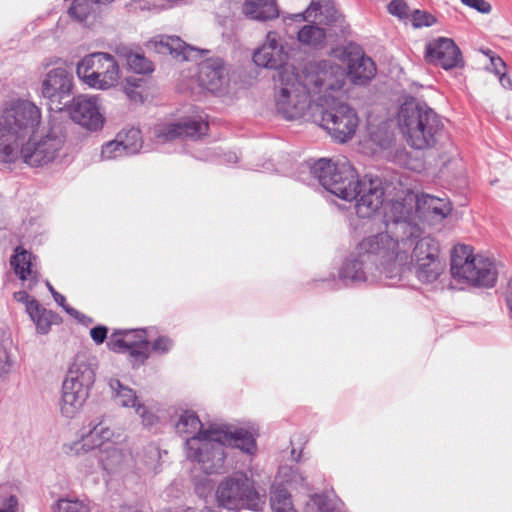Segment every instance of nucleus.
<instances>
[{"instance_id":"obj_1","label":"nucleus","mask_w":512,"mask_h":512,"mask_svg":"<svg viewBox=\"0 0 512 512\" xmlns=\"http://www.w3.org/2000/svg\"><path fill=\"white\" fill-rule=\"evenodd\" d=\"M394 219L386 231L364 238L339 271L347 285L386 281L394 286L416 261L440 260V246L431 236L421 237L417 224L408 220L410 212L401 202L392 204Z\"/></svg>"},{"instance_id":"obj_2","label":"nucleus","mask_w":512,"mask_h":512,"mask_svg":"<svg viewBox=\"0 0 512 512\" xmlns=\"http://www.w3.org/2000/svg\"><path fill=\"white\" fill-rule=\"evenodd\" d=\"M276 108L285 119L304 116L314 95L337 91L343 87L344 73L337 64L321 60L305 64L301 71L279 73Z\"/></svg>"},{"instance_id":"obj_3","label":"nucleus","mask_w":512,"mask_h":512,"mask_svg":"<svg viewBox=\"0 0 512 512\" xmlns=\"http://www.w3.org/2000/svg\"><path fill=\"white\" fill-rule=\"evenodd\" d=\"M325 190L345 201H355V212L360 218L372 217L384 202V187L378 177L359 178L355 168L346 159L321 158L310 168Z\"/></svg>"},{"instance_id":"obj_4","label":"nucleus","mask_w":512,"mask_h":512,"mask_svg":"<svg viewBox=\"0 0 512 512\" xmlns=\"http://www.w3.org/2000/svg\"><path fill=\"white\" fill-rule=\"evenodd\" d=\"M224 445L253 455L257 451L256 436L245 428L211 425L198 436L186 439V456L196 461L205 474L219 473L225 463Z\"/></svg>"},{"instance_id":"obj_5","label":"nucleus","mask_w":512,"mask_h":512,"mask_svg":"<svg viewBox=\"0 0 512 512\" xmlns=\"http://www.w3.org/2000/svg\"><path fill=\"white\" fill-rule=\"evenodd\" d=\"M41 123V110L29 100L18 99L0 116V168L18 161L17 148L34 134Z\"/></svg>"},{"instance_id":"obj_6","label":"nucleus","mask_w":512,"mask_h":512,"mask_svg":"<svg viewBox=\"0 0 512 512\" xmlns=\"http://www.w3.org/2000/svg\"><path fill=\"white\" fill-rule=\"evenodd\" d=\"M398 125L408 145L418 150L434 147L444 129L434 109L414 97L406 99L399 107Z\"/></svg>"},{"instance_id":"obj_7","label":"nucleus","mask_w":512,"mask_h":512,"mask_svg":"<svg viewBox=\"0 0 512 512\" xmlns=\"http://www.w3.org/2000/svg\"><path fill=\"white\" fill-rule=\"evenodd\" d=\"M97 359L88 353H78L62 384L60 411L66 418H74L89 396L96 377Z\"/></svg>"},{"instance_id":"obj_8","label":"nucleus","mask_w":512,"mask_h":512,"mask_svg":"<svg viewBox=\"0 0 512 512\" xmlns=\"http://www.w3.org/2000/svg\"><path fill=\"white\" fill-rule=\"evenodd\" d=\"M451 275L459 282L475 287H493L497 280V270L489 258L473 254L469 245H456L451 252Z\"/></svg>"},{"instance_id":"obj_9","label":"nucleus","mask_w":512,"mask_h":512,"mask_svg":"<svg viewBox=\"0 0 512 512\" xmlns=\"http://www.w3.org/2000/svg\"><path fill=\"white\" fill-rule=\"evenodd\" d=\"M66 136L61 127H52L39 139L30 136L21 147L17 148L18 161L10 168H0L12 172L21 168L22 164L30 167H41L53 162L63 148Z\"/></svg>"},{"instance_id":"obj_10","label":"nucleus","mask_w":512,"mask_h":512,"mask_svg":"<svg viewBox=\"0 0 512 512\" xmlns=\"http://www.w3.org/2000/svg\"><path fill=\"white\" fill-rule=\"evenodd\" d=\"M215 497L219 507L230 511L244 508L258 510L261 505V497L254 480L242 472L222 479L217 486Z\"/></svg>"},{"instance_id":"obj_11","label":"nucleus","mask_w":512,"mask_h":512,"mask_svg":"<svg viewBox=\"0 0 512 512\" xmlns=\"http://www.w3.org/2000/svg\"><path fill=\"white\" fill-rule=\"evenodd\" d=\"M76 73L89 87L107 90L118 84L120 69L114 56L94 52L83 57L77 64Z\"/></svg>"},{"instance_id":"obj_12","label":"nucleus","mask_w":512,"mask_h":512,"mask_svg":"<svg viewBox=\"0 0 512 512\" xmlns=\"http://www.w3.org/2000/svg\"><path fill=\"white\" fill-rule=\"evenodd\" d=\"M320 118L321 127L340 143L353 137L359 123L355 109L347 103L338 102L335 99H332L328 108L320 111Z\"/></svg>"},{"instance_id":"obj_13","label":"nucleus","mask_w":512,"mask_h":512,"mask_svg":"<svg viewBox=\"0 0 512 512\" xmlns=\"http://www.w3.org/2000/svg\"><path fill=\"white\" fill-rule=\"evenodd\" d=\"M74 77L66 68L50 69L41 81L40 95L51 111H63L71 101Z\"/></svg>"},{"instance_id":"obj_14","label":"nucleus","mask_w":512,"mask_h":512,"mask_svg":"<svg viewBox=\"0 0 512 512\" xmlns=\"http://www.w3.org/2000/svg\"><path fill=\"white\" fill-rule=\"evenodd\" d=\"M288 58L289 54L276 31H269L263 45L253 54V61L257 66L277 71L276 75L273 76L274 80L278 79L281 71H297L294 66L287 64Z\"/></svg>"},{"instance_id":"obj_15","label":"nucleus","mask_w":512,"mask_h":512,"mask_svg":"<svg viewBox=\"0 0 512 512\" xmlns=\"http://www.w3.org/2000/svg\"><path fill=\"white\" fill-rule=\"evenodd\" d=\"M73 122L89 131L102 129L105 118L101 113L98 96L78 95L71 99L65 107Z\"/></svg>"},{"instance_id":"obj_16","label":"nucleus","mask_w":512,"mask_h":512,"mask_svg":"<svg viewBox=\"0 0 512 512\" xmlns=\"http://www.w3.org/2000/svg\"><path fill=\"white\" fill-rule=\"evenodd\" d=\"M427 63L445 70L461 67L464 64L462 53L455 42L446 37H438L427 43L425 48Z\"/></svg>"},{"instance_id":"obj_17","label":"nucleus","mask_w":512,"mask_h":512,"mask_svg":"<svg viewBox=\"0 0 512 512\" xmlns=\"http://www.w3.org/2000/svg\"><path fill=\"white\" fill-rule=\"evenodd\" d=\"M199 81L203 88L212 93L221 91L229 82L228 72L223 59H206L199 66Z\"/></svg>"},{"instance_id":"obj_18","label":"nucleus","mask_w":512,"mask_h":512,"mask_svg":"<svg viewBox=\"0 0 512 512\" xmlns=\"http://www.w3.org/2000/svg\"><path fill=\"white\" fill-rule=\"evenodd\" d=\"M452 211L451 203L447 199L438 198L429 194H422L416 201V212L419 218L441 221Z\"/></svg>"},{"instance_id":"obj_19","label":"nucleus","mask_w":512,"mask_h":512,"mask_svg":"<svg viewBox=\"0 0 512 512\" xmlns=\"http://www.w3.org/2000/svg\"><path fill=\"white\" fill-rule=\"evenodd\" d=\"M154 49L160 54H169L174 58L189 61L194 57H197L201 52L200 50L187 45L178 36H160L159 39H155L153 42Z\"/></svg>"},{"instance_id":"obj_20","label":"nucleus","mask_w":512,"mask_h":512,"mask_svg":"<svg viewBox=\"0 0 512 512\" xmlns=\"http://www.w3.org/2000/svg\"><path fill=\"white\" fill-rule=\"evenodd\" d=\"M319 12V15L322 17L321 21L325 22L326 25L336 27L334 31L335 34L344 33L345 30V20L343 15L335 9V7L327 3L325 5H320L318 3L312 2L310 6L306 9L304 13H298L293 15V20L295 21H305L307 18L312 17L313 13L315 16Z\"/></svg>"},{"instance_id":"obj_21","label":"nucleus","mask_w":512,"mask_h":512,"mask_svg":"<svg viewBox=\"0 0 512 512\" xmlns=\"http://www.w3.org/2000/svg\"><path fill=\"white\" fill-rule=\"evenodd\" d=\"M343 73L344 79L348 77L355 85H365L370 82L376 74V65L373 60L365 55L357 58H351L348 63L347 72L339 66ZM345 81L343 82V84Z\"/></svg>"},{"instance_id":"obj_22","label":"nucleus","mask_w":512,"mask_h":512,"mask_svg":"<svg viewBox=\"0 0 512 512\" xmlns=\"http://www.w3.org/2000/svg\"><path fill=\"white\" fill-rule=\"evenodd\" d=\"M113 432L102 422L95 424L87 432L83 433L82 440L75 443L76 453L79 454L80 450L84 452L93 451L100 447L105 441L110 440Z\"/></svg>"},{"instance_id":"obj_23","label":"nucleus","mask_w":512,"mask_h":512,"mask_svg":"<svg viewBox=\"0 0 512 512\" xmlns=\"http://www.w3.org/2000/svg\"><path fill=\"white\" fill-rule=\"evenodd\" d=\"M243 13L249 18L259 21L274 19L279 15L276 0H246L243 5Z\"/></svg>"},{"instance_id":"obj_24","label":"nucleus","mask_w":512,"mask_h":512,"mask_svg":"<svg viewBox=\"0 0 512 512\" xmlns=\"http://www.w3.org/2000/svg\"><path fill=\"white\" fill-rule=\"evenodd\" d=\"M108 347L117 353H128L132 358L141 363L149 357L148 340H146L145 344L136 345V342L119 339L118 333H113L108 342Z\"/></svg>"},{"instance_id":"obj_25","label":"nucleus","mask_w":512,"mask_h":512,"mask_svg":"<svg viewBox=\"0 0 512 512\" xmlns=\"http://www.w3.org/2000/svg\"><path fill=\"white\" fill-rule=\"evenodd\" d=\"M28 314L35 323L37 332L40 334H47L52 324L57 323L59 319L58 315L53 311L42 308L38 301L28 304Z\"/></svg>"},{"instance_id":"obj_26","label":"nucleus","mask_w":512,"mask_h":512,"mask_svg":"<svg viewBox=\"0 0 512 512\" xmlns=\"http://www.w3.org/2000/svg\"><path fill=\"white\" fill-rule=\"evenodd\" d=\"M15 255L11 257L10 264L14 269L15 274L20 280H26L29 277L34 282L38 279V274L32 269V254L21 247L15 249Z\"/></svg>"},{"instance_id":"obj_27","label":"nucleus","mask_w":512,"mask_h":512,"mask_svg":"<svg viewBox=\"0 0 512 512\" xmlns=\"http://www.w3.org/2000/svg\"><path fill=\"white\" fill-rule=\"evenodd\" d=\"M117 54L123 57L129 69L137 74H148L154 70L152 61L141 53L134 52L127 47H119L117 48Z\"/></svg>"},{"instance_id":"obj_28","label":"nucleus","mask_w":512,"mask_h":512,"mask_svg":"<svg viewBox=\"0 0 512 512\" xmlns=\"http://www.w3.org/2000/svg\"><path fill=\"white\" fill-rule=\"evenodd\" d=\"M413 265L415 266L417 279L425 284L436 281L444 270V264L441 260L416 261Z\"/></svg>"},{"instance_id":"obj_29","label":"nucleus","mask_w":512,"mask_h":512,"mask_svg":"<svg viewBox=\"0 0 512 512\" xmlns=\"http://www.w3.org/2000/svg\"><path fill=\"white\" fill-rule=\"evenodd\" d=\"M297 39L302 45L319 48L325 44L326 32L316 25H304L298 30Z\"/></svg>"},{"instance_id":"obj_30","label":"nucleus","mask_w":512,"mask_h":512,"mask_svg":"<svg viewBox=\"0 0 512 512\" xmlns=\"http://www.w3.org/2000/svg\"><path fill=\"white\" fill-rule=\"evenodd\" d=\"M176 432L180 435H192L198 436L200 432H204L202 429V423L198 417V415L194 411L186 410L184 411L176 425Z\"/></svg>"},{"instance_id":"obj_31","label":"nucleus","mask_w":512,"mask_h":512,"mask_svg":"<svg viewBox=\"0 0 512 512\" xmlns=\"http://www.w3.org/2000/svg\"><path fill=\"white\" fill-rule=\"evenodd\" d=\"M117 138L121 142L126 155H134L142 148L141 131L137 128L122 130L117 134Z\"/></svg>"},{"instance_id":"obj_32","label":"nucleus","mask_w":512,"mask_h":512,"mask_svg":"<svg viewBox=\"0 0 512 512\" xmlns=\"http://www.w3.org/2000/svg\"><path fill=\"white\" fill-rule=\"evenodd\" d=\"M181 138L199 139L208 131L209 125L202 118H189L179 121Z\"/></svg>"},{"instance_id":"obj_33","label":"nucleus","mask_w":512,"mask_h":512,"mask_svg":"<svg viewBox=\"0 0 512 512\" xmlns=\"http://www.w3.org/2000/svg\"><path fill=\"white\" fill-rule=\"evenodd\" d=\"M109 385L115 392V398L121 406L136 409L137 405L140 404L135 391L128 386H124L119 380L112 379Z\"/></svg>"},{"instance_id":"obj_34","label":"nucleus","mask_w":512,"mask_h":512,"mask_svg":"<svg viewBox=\"0 0 512 512\" xmlns=\"http://www.w3.org/2000/svg\"><path fill=\"white\" fill-rule=\"evenodd\" d=\"M179 122L158 124L154 128V136L158 141L168 142L181 138Z\"/></svg>"},{"instance_id":"obj_35","label":"nucleus","mask_w":512,"mask_h":512,"mask_svg":"<svg viewBox=\"0 0 512 512\" xmlns=\"http://www.w3.org/2000/svg\"><path fill=\"white\" fill-rule=\"evenodd\" d=\"M52 512H90V508L79 499H59L52 505Z\"/></svg>"},{"instance_id":"obj_36","label":"nucleus","mask_w":512,"mask_h":512,"mask_svg":"<svg viewBox=\"0 0 512 512\" xmlns=\"http://www.w3.org/2000/svg\"><path fill=\"white\" fill-rule=\"evenodd\" d=\"M92 3L91 0H74L68 9L69 16L78 22L86 21L91 13Z\"/></svg>"},{"instance_id":"obj_37","label":"nucleus","mask_w":512,"mask_h":512,"mask_svg":"<svg viewBox=\"0 0 512 512\" xmlns=\"http://www.w3.org/2000/svg\"><path fill=\"white\" fill-rule=\"evenodd\" d=\"M122 156H127L121 142L116 137L115 140L107 142L102 146L101 158L103 160L116 159Z\"/></svg>"},{"instance_id":"obj_38","label":"nucleus","mask_w":512,"mask_h":512,"mask_svg":"<svg viewBox=\"0 0 512 512\" xmlns=\"http://www.w3.org/2000/svg\"><path fill=\"white\" fill-rule=\"evenodd\" d=\"M410 16L412 24L415 28H420L423 26L429 27L436 22V18L433 15L418 9L412 11Z\"/></svg>"},{"instance_id":"obj_39","label":"nucleus","mask_w":512,"mask_h":512,"mask_svg":"<svg viewBox=\"0 0 512 512\" xmlns=\"http://www.w3.org/2000/svg\"><path fill=\"white\" fill-rule=\"evenodd\" d=\"M388 12L399 19L410 17V8L403 0H392L387 6Z\"/></svg>"},{"instance_id":"obj_40","label":"nucleus","mask_w":512,"mask_h":512,"mask_svg":"<svg viewBox=\"0 0 512 512\" xmlns=\"http://www.w3.org/2000/svg\"><path fill=\"white\" fill-rule=\"evenodd\" d=\"M311 501L317 507V512H335L334 501L324 494L312 495Z\"/></svg>"},{"instance_id":"obj_41","label":"nucleus","mask_w":512,"mask_h":512,"mask_svg":"<svg viewBox=\"0 0 512 512\" xmlns=\"http://www.w3.org/2000/svg\"><path fill=\"white\" fill-rule=\"evenodd\" d=\"M115 333H118L119 339L136 342V345L145 344L147 340L144 330L116 331Z\"/></svg>"},{"instance_id":"obj_42","label":"nucleus","mask_w":512,"mask_h":512,"mask_svg":"<svg viewBox=\"0 0 512 512\" xmlns=\"http://www.w3.org/2000/svg\"><path fill=\"white\" fill-rule=\"evenodd\" d=\"M135 412L142 418V423L146 427L153 426L158 420V417L143 404H138Z\"/></svg>"},{"instance_id":"obj_43","label":"nucleus","mask_w":512,"mask_h":512,"mask_svg":"<svg viewBox=\"0 0 512 512\" xmlns=\"http://www.w3.org/2000/svg\"><path fill=\"white\" fill-rule=\"evenodd\" d=\"M108 328L103 325L95 326L90 330V336L96 344H102L107 338Z\"/></svg>"},{"instance_id":"obj_44","label":"nucleus","mask_w":512,"mask_h":512,"mask_svg":"<svg viewBox=\"0 0 512 512\" xmlns=\"http://www.w3.org/2000/svg\"><path fill=\"white\" fill-rule=\"evenodd\" d=\"M466 6H469L478 12L489 13L491 11V5L485 0H461Z\"/></svg>"},{"instance_id":"obj_45","label":"nucleus","mask_w":512,"mask_h":512,"mask_svg":"<svg viewBox=\"0 0 512 512\" xmlns=\"http://www.w3.org/2000/svg\"><path fill=\"white\" fill-rule=\"evenodd\" d=\"M172 347V341L165 336L158 337L152 344V349L161 353H166Z\"/></svg>"},{"instance_id":"obj_46","label":"nucleus","mask_w":512,"mask_h":512,"mask_svg":"<svg viewBox=\"0 0 512 512\" xmlns=\"http://www.w3.org/2000/svg\"><path fill=\"white\" fill-rule=\"evenodd\" d=\"M10 367H11V363H10L9 355H8L6 349L1 348L0 349V376L8 373Z\"/></svg>"},{"instance_id":"obj_47","label":"nucleus","mask_w":512,"mask_h":512,"mask_svg":"<svg viewBox=\"0 0 512 512\" xmlns=\"http://www.w3.org/2000/svg\"><path fill=\"white\" fill-rule=\"evenodd\" d=\"M491 66L497 76H500L506 71L505 62L498 56H490Z\"/></svg>"},{"instance_id":"obj_48","label":"nucleus","mask_w":512,"mask_h":512,"mask_svg":"<svg viewBox=\"0 0 512 512\" xmlns=\"http://www.w3.org/2000/svg\"><path fill=\"white\" fill-rule=\"evenodd\" d=\"M46 286L49 290V292L51 293L54 301L59 305V306H63V304L65 303L66 301V298L60 294L59 292H57L54 287L50 284L49 281L46 282Z\"/></svg>"},{"instance_id":"obj_49","label":"nucleus","mask_w":512,"mask_h":512,"mask_svg":"<svg viewBox=\"0 0 512 512\" xmlns=\"http://www.w3.org/2000/svg\"><path fill=\"white\" fill-rule=\"evenodd\" d=\"M70 316L74 317L75 319L79 320L80 322H83L84 319L87 318L86 315L82 314L75 308L69 306L66 304V302L61 306Z\"/></svg>"},{"instance_id":"obj_50","label":"nucleus","mask_w":512,"mask_h":512,"mask_svg":"<svg viewBox=\"0 0 512 512\" xmlns=\"http://www.w3.org/2000/svg\"><path fill=\"white\" fill-rule=\"evenodd\" d=\"M15 299L18 302H22L26 306V311L28 312V304L33 301H37L36 299H31L30 295L26 291H19L14 294Z\"/></svg>"},{"instance_id":"obj_51","label":"nucleus","mask_w":512,"mask_h":512,"mask_svg":"<svg viewBox=\"0 0 512 512\" xmlns=\"http://www.w3.org/2000/svg\"><path fill=\"white\" fill-rule=\"evenodd\" d=\"M18 504L17 497L14 495H11L8 498V502L5 508H0V512H16V507Z\"/></svg>"},{"instance_id":"obj_52","label":"nucleus","mask_w":512,"mask_h":512,"mask_svg":"<svg viewBox=\"0 0 512 512\" xmlns=\"http://www.w3.org/2000/svg\"><path fill=\"white\" fill-rule=\"evenodd\" d=\"M499 81L504 88H512V81L506 71L499 76Z\"/></svg>"},{"instance_id":"obj_53","label":"nucleus","mask_w":512,"mask_h":512,"mask_svg":"<svg viewBox=\"0 0 512 512\" xmlns=\"http://www.w3.org/2000/svg\"><path fill=\"white\" fill-rule=\"evenodd\" d=\"M114 0H91V2L93 3H96V4H110L112 3Z\"/></svg>"},{"instance_id":"obj_54","label":"nucleus","mask_w":512,"mask_h":512,"mask_svg":"<svg viewBox=\"0 0 512 512\" xmlns=\"http://www.w3.org/2000/svg\"><path fill=\"white\" fill-rule=\"evenodd\" d=\"M92 321L93 320L91 318L87 317L82 323H92Z\"/></svg>"},{"instance_id":"obj_55","label":"nucleus","mask_w":512,"mask_h":512,"mask_svg":"<svg viewBox=\"0 0 512 512\" xmlns=\"http://www.w3.org/2000/svg\"><path fill=\"white\" fill-rule=\"evenodd\" d=\"M202 512H218L216 510H207V511H202Z\"/></svg>"},{"instance_id":"obj_56","label":"nucleus","mask_w":512,"mask_h":512,"mask_svg":"<svg viewBox=\"0 0 512 512\" xmlns=\"http://www.w3.org/2000/svg\"><path fill=\"white\" fill-rule=\"evenodd\" d=\"M300 480L303 482L304 481V478L301 476V475H298Z\"/></svg>"}]
</instances>
